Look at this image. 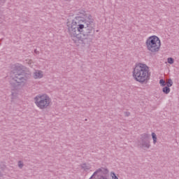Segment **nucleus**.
I'll list each match as a JSON object with an SVG mask.
<instances>
[{"label":"nucleus","mask_w":179,"mask_h":179,"mask_svg":"<svg viewBox=\"0 0 179 179\" xmlns=\"http://www.w3.org/2000/svg\"><path fill=\"white\" fill-rule=\"evenodd\" d=\"M78 16L66 22L68 33L73 38L80 40L82 44L89 45L96 38L94 19L86 11H78Z\"/></svg>","instance_id":"nucleus-1"},{"label":"nucleus","mask_w":179,"mask_h":179,"mask_svg":"<svg viewBox=\"0 0 179 179\" xmlns=\"http://www.w3.org/2000/svg\"><path fill=\"white\" fill-rule=\"evenodd\" d=\"M31 78V73H26L22 66H17L12 71V76L10 80V85L13 90H19L23 87Z\"/></svg>","instance_id":"nucleus-2"},{"label":"nucleus","mask_w":179,"mask_h":179,"mask_svg":"<svg viewBox=\"0 0 179 179\" xmlns=\"http://www.w3.org/2000/svg\"><path fill=\"white\" fill-rule=\"evenodd\" d=\"M133 77L136 82L141 85H146L150 80V73L148 65L142 63L136 64L133 71Z\"/></svg>","instance_id":"nucleus-3"},{"label":"nucleus","mask_w":179,"mask_h":179,"mask_svg":"<svg viewBox=\"0 0 179 179\" xmlns=\"http://www.w3.org/2000/svg\"><path fill=\"white\" fill-rule=\"evenodd\" d=\"M145 45L147 50L150 52H159L160 51V47H162V42L159 37L153 35L148 38L145 41Z\"/></svg>","instance_id":"nucleus-4"},{"label":"nucleus","mask_w":179,"mask_h":179,"mask_svg":"<svg viewBox=\"0 0 179 179\" xmlns=\"http://www.w3.org/2000/svg\"><path fill=\"white\" fill-rule=\"evenodd\" d=\"M34 103L40 110H47L52 104L51 98L47 94H38L34 99Z\"/></svg>","instance_id":"nucleus-5"},{"label":"nucleus","mask_w":179,"mask_h":179,"mask_svg":"<svg viewBox=\"0 0 179 179\" xmlns=\"http://www.w3.org/2000/svg\"><path fill=\"white\" fill-rule=\"evenodd\" d=\"M139 146L141 149L150 148V136L148 134L144 133L141 135L140 141H138Z\"/></svg>","instance_id":"nucleus-6"},{"label":"nucleus","mask_w":179,"mask_h":179,"mask_svg":"<svg viewBox=\"0 0 179 179\" xmlns=\"http://www.w3.org/2000/svg\"><path fill=\"white\" fill-rule=\"evenodd\" d=\"M44 76V74H43V71L41 70H36L34 73V78L35 79H41Z\"/></svg>","instance_id":"nucleus-7"},{"label":"nucleus","mask_w":179,"mask_h":179,"mask_svg":"<svg viewBox=\"0 0 179 179\" xmlns=\"http://www.w3.org/2000/svg\"><path fill=\"white\" fill-rule=\"evenodd\" d=\"M80 167L84 171H87L88 170H90L92 169V166L90 164L83 163L80 164Z\"/></svg>","instance_id":"nucleus-8"},{"label":"nucleus","mask_w":179,"mask_h":179,"mask_svg":"<svg viewBox=\"0 0 179 179\" xmlns=\"http://www.w3.org/2000/svg\"><path fill=\"white\" fill-rule=\"evenodd\" d=\"M162 92L165 94H169V93H170V87H167V86L164 87L162 89Z\"/></svg>","instance_id":"nucleus-9"},{"label":"nucleus","mask_w":179,"mask_h":179,"mask_svg":"<svg viewBox=\"0 0 179 179\" xmlns=\"http://www.w3.org/2000/svg\"><path fill=\"white\" fill-rule=\"evenodd\" d=\"M152 136L153 139V143L154 145H156V143L157 142V136H156V134L152 133Z\"/></svg>","instance_id":"nucleus-10"},{"label":"nucleus","mask_w":179,"mask_h":179,"mask_svg":"<svg viewBox=\"0 0 179 179\" xmlns=\"http://www.w3.org/2000/svg\"><path fill=\"white\" fill-rule=\"evenodd\" d=\"M166 87H171V86H173V80H171V78H169L168 80V81L166 83Z\"/></svg>","instance_id":"nucleus-11"},{"label":"nucleus","mask_w":179,"mask_h":179,"mask_svg":"<svg viewBox=\"0 0 179 179\" xmlns=\"http://www.w3.org/2000/svg\"><path fill=\"white\" fill-rule=\"evenodd\" d=\"M17 166H18L19 169H23L24 164H23V162H22V161H18Z\"/></svg>","instance_id":"nucleus-12"},{"label":"nucleus","mask_w":179,"mask_h":179,"mask_svg":"<svg viewBox=\"0 0 179 179\" xmlns=\"http://www.w3.org/2000/svg\"><path fill=\"white\" fill-rule=\"evenodd\" d=\"M110 177L112 178V179H118V177L114 172L110 173Z\"/></svg>","instance_id":"nucleus-13"},{"label":"nucleus","mask_w":179,"mask_h":179,"mask_svg":"<svg viewBox=\"0 0 179 179\" xmlns=\"http://www.w3.org/2000/svg\"><path fill=\"white\" fill-rule=\"evenodd\" d=\"M167 61H168V64H174V59H173L172 57H169L167 59Z\"/></svg>","instance_id":"nucleus-14"},{"label":"nucleus","mask_w":179,"mask_h":179,"mask_svg":"<svg viewBox=\"0 0 179 179\" xmlns=\"http://www.w3.org/2000/svg\"><path fill=\"white\" fill-rule=\"evenodd\" d=\"M159 84L162 85V86H166V81L163 79H161L159 80Z\"/></svg>","instance_id":"nucleus-15"},{"label":"nucleus","mask_w":179,"mask_h":179,"mask_svg":"<svg viewBox=\"0 0 179 179\" xmlns=\"http://www.w3.org/2000/svg\"><path fill=\"white\" fill-rule=\"evenodd\" d=\"M11 96H12V99H15L16 96H17V94L16 92H12Z\"/></svg>","instance_id":"nucleus-16"},{"label":"nucleus","mask_w":179,"mask_h":179,"mask_svg":"<svg viewBox=\"0 0 179 179\" xmlns=\"http://www.w3.org/2000/svg\"><path fill=\"white\" fill-rule=\"evenodd\" d=\"M124 115H125V117H129V115H131V113H129V112H124Z\"/></svg>","instance_id":"nucleus-17"},{"label":"nucleus","mask_w":179,"mask_h":179,"mask_svg":"<svg viewBox=\"0 0 179 179\" xmlns=\"http://www.w3.org/2000/svg\"><path fill=\"white\" fill-rule=\"evenodd\" d=\"M34 53L38 55V54H40V52L38 50H37V49H35Z\"/></svg>","instance_id":"nucleus-18"},{"label":"nucleus","mask_w":179,"mask_h":179,"mask_svg":"<svg viewBox=\"0 0 179 179\" xmlns=\"http://www.w3.org/2000/svg\"><path fill=\"white\" fill-rule=\"evenodd\" d=\"M99 179H108L107 177L104 176H100Z\"/></svg>","instance_id":"nucleus-19"},{"label":"nucleus","mask_w":179,"mask_h":179,"mask_svg":"<svg viewBox=\"0 0 179 179\" xmlns=\"http://www.w3.org/2000/svg\"><path fill=\"white\" fill-rule=\"evenodd\" d=\"M32 62H33V61L29 60L28 64H29V65H31Z\"/></svg>","instance_id":"nucleus-20"},{"label":"nucleus","mask_w":179,"mask_h":179,"mask_svg":"<svg viewBox=\"0 0 179 179\" xmlns=\"http://www.w3.org/2000/svg\"><path fill=\"white\" fill-rule=\"evenodd\" d=\"M97 173H99L97 171H96L92 176H96V174H97Z\"/></svg>","instance_id":"nucleus-21"},{"label":"nucleus","mask_w":179,"mask_h":179,"mask_svg":"<svg viewBox=\"0 0 179 179\" xmlns=\"http://www.w3.org/2000/svg\"><path fill=\"white\" fill-rule=\"evenodd\" d=\"M63 1H64L65 2H71V1L72 0H63Z\"/></svg>","instance_id":"nucleus-22"},{"label":"nucleus","mask_w":179,"mask_h":179,"mask_svg":"<svg viewBox=\"0 0 179 179\" xmlns=\"http://www.w3.org/2000/svg\"><path fill=\"white\" fill-rule=\"evenodd\" d=\"M96 171H98V173H100L101 171V169H99L98 170H96Z\"/></svg>","instance_id":"nucleus-23"},{"label":"nucleus","mask_w":179,"mask_h":179,"mask_svg":"<svg viewBox=\"0 0 179 179\" xmlns=\"http://www.w3.org/2000/svg\"><path fill=\"white\" fill-rule=\"evenodd\" d=\"M105 171H106V173H108V169H105Z\"/></svg>","instance_id":"nucleus-24"},{"label":"nucleus","mask_w":179,"mask_h":179,"mask_svg":"<svg viewBox=\"0 0 179 179\" xmlns=\"http://www.w3.org/2000/svg\"><path fill=\"white\" fill-rule=\"evenodd\" d=\"M6 0H1V2H3L4 3V2L6 1Z\"/></svg>","instance_id":"nucleus-25"},{"label":"nucleus","mask_w":179,"mask_h":179,"mask_svg":"<svg viewBox=\"0 0 179 179\" xmlns=\"http://www.w3.org/2000/svg\"><path fill=\"white\" fill-rule=\"evenodd\" d=\"M96 31H99V30H96Z\"/></svg>","instance_id":"nucleus-26"},{"label":"nucleus","mask_w":179,"mask_h":179,"mask_svg":"<svg viewBox=\"0 0 179 179\" xmlns=\"http://www.w3.org/2000/svg\"><path fill=\"white\" fill-rule=\"evenodd\" d=\"M0 176H1V172H0Z\"/></svg>","instance_id":"nucleus-27"}]
</instances>
